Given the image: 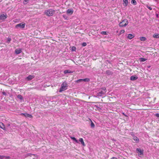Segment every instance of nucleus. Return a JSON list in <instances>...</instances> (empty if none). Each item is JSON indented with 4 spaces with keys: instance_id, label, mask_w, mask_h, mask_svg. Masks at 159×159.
I'll use <instances>...</instances> for the list:
<instances>
[{
    "instance_id": "nucleus-1",
    "label": "nucleus",
    "mask_w": 159,
    "mask_h": 159,
    "mask_svg": "<svg viewBox=\"0 0 159 159\" xmlns=\"http://www.w3.org/2000/svg\"><path fill=\"white\" fill-rule=\"evenodd\" d=\"M55 13V11L51 9L46 10L44 11V14L48 16H52Z\"/></svg>"
},
{
    "instance_id": "nucleus-2",
    "label": "nucleus",
    "mask_w": 159,
    "mask_h": 159,
    "mask_svg": "<svg viewBox=\"0 0 159 159\" xmlns=\"http://www.w3.org/2000/svg\"><path fill=\"white\" fill-rule=\"evenodd\" d=\"M68 85L67 82L66 81L63 82L61 84V87L60 88L59 92H62L66 90L67 89Z\"/></svg>"
},
{
    "instance_id": "nucleus-3",
    "label": "nucleus",
    "mask_w": 159,
    "mask_h": 159,
    "mask_svg": "<svg viewBox=\"0 0 159 159\" xmlns=\"http://www.w3.org/2000/svg\"><path fill=\"white\" fill-rule=\"evenodd\" d=\"M128 21L127 19H124L122 20L121 22L119 23L120 27H125L128 24Z\"/></svg>"
},
{
    "instance_id": "nucleus-4",
    "label": "nucleus",
    "mask_w": 159,
    "mask_h": 159,
    "mask_svg": "<svg viewBox=\"0 0 159 159\" xmlns=\"http://www.w3.org/2000/svg\"><path fill=\"white\" fill-rule=\"evenodd\" d=\"M102 90L97 93V95L99 96H102L104 95L106 92V89L105 88L102 89Z\"/></svg>"
},
{
    "instance_id": "nucleus-5",
    "label": "nucleus",
    "mask_w": 159,
    "mask_h": 159,
    "mask_svg": "<svg viewBox=\"0 0 159 159\" xmlns=\"http://www.w3.org/2000/svg\"><path fill=\"white\" fill-rule=\"evenodd\" d=\"M25 23L22 22L17 24L15 26V28L16 29H18V28H20L23 29L25 27Z\"/></svg>"
},
{
    "instance_id": "nucleus-6",
    "label": "nucleus",
    "mask_w": 159,
    "mask_h": 159,
    "mask_svg": "<svg viewBox=\"0 0 159 159\" xmlns=\"http://www.w3.org/2000/svg\"><path fill=\"white\" fill-rule=\"evenodd\" d=\"M7 17V14H1L0 15V20H1L2 21H4Z\"/></svg>"
},
{
    "instance_id": "nucleus-7",
    "label": "nucleus",
    "mask_w": 159,
    "mask_h": 159,
    "mask_svg": "<svg viewBox=\"0 0 159 159\" xmlns=\"http://www.w3.org/2000/svg\"><path fill=\"white\" fill-rule=\"evenodd\" d=\"M136 151L137 152L138 154V155L139 156H140L141 155H142L143 154V149L137 148L136 149Z\"/></svg>"
},
{
    "instance_id": "nucleus-8",
    "label": "nucleus",
    "mask_w": 159,
    "mask_h": 159,
    "mask_svg": "<svg viewBox=\"0 0 159 159\" xmlns=\"http://www.w3.org/2000/svg\"><path fill=\"white\" fill-rule=\"evenodd\" d=\"M20 115H24L26 118H32L33 117V116L27 113H21L20 114Z\"/></svg>"
},
{
    "instance_id": "nucleus-9",
    "label": "nucleus",
    "mask_w": 159,
    "mask_h": 159,
    "mask_svg": "<svg viewBox=\"0 0 159 159\" xmlns=\"http://www.w3.org/2000/svg\"><path fill=\"white\" fill-rule=\"evenodd\" d=\"M133 139L134 140L136 143H138L139 142V139L136 136L134 135L133 136Z\"/></svg>"
},
{
    "instance_id": "nucleus-10",
    "label": "nucleus",
    "mask_w": 159,
    "mask_h": 159,
    "mask_svg": "<svg viewBox=\"0 0 159 159\" xmlns=\"http://www.w3.org/2000/svg\"><path fill=\"white\" fill-rule=\"evenodd\" d=\"M138 79V77L137 76L135 75L132 76L130 77V80H136Z\"/></svg>"
},
{
    "instance_id": "nucleus-11",
    "label": "nucleus",
    "mask_w": 159,
    "mask_h": 159,
    "mask_svg": "<svg viewBox=\"0 0 159 159\" xmlns=\"http://www.w3.org/2000/svg\"><path fill=\"white\" fill-rule=\"evenodd\" d=\"M74 11L72 8H70L68 9L66 11V12L68 14H72L73 12Z\"/></svg>"
},
{
    "instance_id": "nucleus-12",
    "label": "nucleus",
    "mask_w": 159,
    "mask_h": 159,
    "mask_svg": "<svg viewBox=\"0 0 159 159\" xmlns=\"http://www.w3.org/2000/svg\"><path fill=\"white\" fill-rule=\"evenodd\" d=\"M135 35L134 34H128L127 38L130 39H131L134 37Z\"/></svg>"
},
{
    "instance_id": "nucleus-13",
    "label": "nucleus",
    "mask_w": 159,
    "mask_h": 159,
    "mask_svg": "<svg viewBox=\"0 0 159 159\" xmlns=\"http://www.w3.org/2000/svg\"><path fill=\"white\" fill-rule=\"evenodd\" d=\"M22 52L20 48L16 49L15 50V52L16 54H18Z\"/></svg>"
},
{
    "instance_id": "nucleus-14",
    "label": "nucleus",
    "mask_w": 159,
    "mask_h": 159,
    "mask_svg": "<svg viewBox=\"0 0 159 159\" xmlns=\"http://www.w3.org/2000/svg\"><path fill=\"white\" fill-rule=\"evenodd\" d=\"M73 72V71H71L70 70H66L64 71V73L65 74L67 73H72Z\"/></svg>"
},
{
    "instance_id": "nucleus-15",
    "label": "nucleus",
    "mask_w": 159,
    "mask_h": 159,
    "mask_svg": "<svg viewBox=\"0 0 159 159\" xmlns=\"http://www.w3.org/2000/svg\"><path fill=\"white\" fill-rule=\"evenodd\" d=\"M0 128L4 130H5V125L3 124L1 122H0Z\"/></svg>"
},
{
    "instance_id": "nucleus-16",
    "label": "nucleus",
    "mask_w": 159,
    "mask_h": 159,
    "mask_svg": "<svg viewBox=\"0 0 159 159\" xmlns=\"http://www.w3.org/2000/svg\"><path fill=\"white\" fill-rule=\"evenodd\" d=\"M34 77V76L33 75H29L26 78V79L28 80H30L32 79Z\"/></svg>"
},
{
    "instance_id": "nucleus-17",
    "label": "nucleus",
    "mask_w": 159,
    "mask_h": 159,
    "mask_svg": "<svg viewBox=\"0 0 159 159\" xmlns=\"http://www.w3.org/2000/svg\"><path fill=\"white\" fill-rule=\"evenodd\" d=\"M79 141L81 142V144L83 146H85V145L83 141V140L82 138H80L79 139Z\"/></svg>"
},
{
    "instance_id": "nucleus-18",
    "label": "nucleus",
    "mask_w": 159,
    "mask_h": 159,
    "mask_svg": "<svg viewBox=\"0 0 159 159\" xmlns=\"http://www.w3.org/2000/svg\"><path fill=\"white\" fill-rule=\"evenodd\" d=\"M152 37L155 38H159V34L155 33L153 35Z\"/></svg>"
},
{
    "instance_id": "nucleus-19",
    "label": "nucleus",
    "mask_w": 159,
    "mask_h": 159,
    "mask_svg": "<svg viewBox=\"0 0 159 159\" xmlns=\"http://www.w3.org/2000/svg\"><path fill=\"white\" fill-rule=\"evenodd\" d=\"M123 2L124 3V4H125L124 5L126 6L128 4V0H123Z\"/></svg>"
},
{
    "instance_id": "nucleus-20",
    "label": "nucleus",
    "mask_w": 159,
    "mask_h": 159,
    "mask_svg": "<svg viewBox=\"0 0 159 159\" xmlns=\"http://www.w3.org/2000/svg\"><path fill=\"white\" fill-rule=\"evenodd\" d=\"M70 138L73 140L75 141L76 143H79L78 140L75 138L72 137H70Z\"/></svg>"
},
{
    "instance_id": "nucleus-21",
    "label": "nucleus",
    "mask_w": 159,
    "mask_h": 159,
    "mask_svg": "<svg viewBox=\"0 0 159 159\" xmlns=\"http://www.w3.org/2000/svg\"><path fill=\"white\" fill-rule=\"evenodd\" d=\"M131 3L132 4L135 5L137 4V2L135 0H132L131 1Z\"/></svg>"
},
{
    "instance_id": "nucleus-22",
    "label": "nucleus",
    "mask_w": 159,
    "mask_h": 159,
    "mask_svg": "<svg viewBox=\"0 0 159 159\" xmlns=\"http://www.w3.org/2000/svg\"><path fill=\"white\" fill-rule=\"evenodd\" d=\"M140 39L141 41H144L146 40V38L145 37H142L140 38Z\"/></svg>"
},
{
    "instance_id": "nucleus-23",
    "label": "nucleus",
    "mask_w": 159,
    "mask_h": 159,
    "mask_svg": "<svg viewBox=\"0 0 159 159\" xmlns=\"http://www.w3.org/2000/svg\"><path fill=\"white\" fill-rule=\"evenodd\" d=\"M106 73L108 75H110L111 74V72L110 70H107L106 71Z\"/></svg>"
},
{
    "instance_id": "nucleus-24",
    "label": "nucleus",
    "mask_w": 159,
    "mask_h": 159,
    "mask_svg": "<svg viewBox=\"0 0 159 159\" xmlns=\"http://www.w3.org/2000/svg\"><path fill=\"white\" fill-rule=\"evenodd\" d=\"M17 98L20 100H22L23 99V97L20 94H19L17 95Z\"/></svg>"
},
{
    "instance_id": "nucleus-25",
    "label": "nucleus",
    "mask_w": 159,
    "mask_h": 159,
    "mask_svg": "<svg viewBox=\"0 0 159 159\" xmlns=\"http://www.w3.org/2000/svg\"><path fill=\"white\" fill-rule=\"evenodd\" d=\"M125 31L124 30H121L120 31L119 34H118V35H120L121 34H123L125 33Z\"/></svg>"
},
{
    "instance_id": "nucleus-26",
    "label": "nucleus",
    "mask_w": 159,
    "mask_h": 159,
    "mask_svg": "<svg viewBox=\"0 0 159 159\" xmlns=\"http://www.w3.org/2000/svg\"><path fill=\"white\" fill-rule=\"evenodd\" d=\"M83 81L85 82H89L90 80L89 78H85L84 79H82Z\"/></svg>"
},
{
    "instance_id": "nucleus-27",
    "label": "nucleus",
    "mask_w": 159,
    "mask_h": 159,
    "mask_svg": "<svg viewBox=\"0 0 159 159\" xmlns=\"http://www.w3.org/2000/svg\"><path fill=\"white\" fill-rule=\"evenodd\" d=\"M91 126L92 128H93L95 127V125L94 123L91 121Z\"/></svg>"
},
{
    "instance_id": "nucleus-28",
    "label": "nucleus",
    "mask_w": 159,
    "mask_h": 159,
    "mask_svg": "<svg viewBox=\"0 0 159 159\" xmlns=\"http://www.w3.org/2000/svg\"><path fill=\"white\" fill-rule=\"evenodd\" d=\"M11 40V39L10 38L8 37L7 39V43H9L10 41Z\"/></svg>"
},
{
    "instance_id": "nucleus-29",
    "label": "nucleus",
    "mask_w": 159,
    "mask_h": 159,
    "mask_svg": "<svg viewBox=\"0 0 159 159\" xmlns=\"http://www.w3.org/2000/svg\"><path fill=\"white\" fill-rule=\"evenodd\" d=\"M140 61H141L143 62L146 61L147 60L146 59L143 58H140Z\"/></svg>"
},
{
    "instance_id": "nucleus-30",
    "label": "nucleus",
    "mask_w": 159,
    "mask_h": 159,
    "mask_svg": "<svg viewBox=\"0 0 159 159\" xmlns=\"http://www.w3.org/2000/svg\"><path fill=\"white\" fill-rule=\"evenodd\" d=\"M95 106L96 107V108L97 109V110L98 111H100L101 110V108H100V107H98L97 105H95Z\"/></svg>"
},
{
    "instance_id": "nucleus-31",
    "label": "nucleus",
    "mask_w": 159,
    "mask_h": 159,
    "mask_svg": "<svg viewBox=\"0 0 159 159\" xmlns=\"http://www.w3.org/2000/svg\"><path fill=\"white\" fill-rule=\"evenodd\" d=\"M63 17L66 20H67L68 19V17L66 15H62Z\"/></svg>"
},
{
    "instance_id": "nucleus-32",
    "label": "nucleus",
    "mask_w": 159,
    "mask_h": 159,
    "mask_svg": "<svg viewBox=\"0 0 159 159\" xmlns=\"http://www.w3.org/2000/svg\"><path fill=\"white\" fill-rule=\"evenodd\" d=\"M101 34H102L107 35V33L106 31H103L101 32Z\"/></svg>"
},
{
    "instance_id": "nucleus-33",
    "label": "nucleus",
    "mask_w": 159,
    "mask_h": 159,
    "mask_svg": "<svg viewBox=\"0 0 159 159\" xmlns=\"http://www.w3.org/2000/svg\"><path fill=\"white\" fill-rule=\"evenodd\" d=\"M82 46L84 47L87 45V43L85 42H84L82 43Z\"/></svg>"
},
{
    "instance_id": "nucleus-34",
    "label": "nucleus",
    "mask_w": 159,
    "mask_h": 159,
    "mask_svg": "<svg viewBox=\"0 0 159 159\" xmlns=\"http://www.w3.org/2000/svg\"><path fill=\"white\" fill-rule=\"evenodd\" d=\"M146 7L150 10H152V8L150 7L148 5L146 6Z\"/></svg>"
},
{
    "instance_id": "nucleus-35",
    "label": "nucleus",
    "mask_w": 159,
    "mask_h": 159,
    "mask_svg": "<svg viewBox=\"0 0 159 159\" xmlns=\"http://www.w3.org/2000/svg\"><path fill=\"white\" fill-rule=\"evenodd\" d=\"M5 159H11V157L9 156H5L4 157Z\"/></svg>"
},
{
    "instance_id": "nucleus-36",
    "label": "nucleus",
    "mask_w": 159,
    "mask_h": 159,
    "mask_svg": "<svg viewBox=\"0 0 159 159\" xmlns=\"http://www.w3.org/2000/svg\"><path fill=\"white\" fill-rule=\"evenodd\" d=\"M4 157H5V156H4L0 155V159H3V158H4Z\"/></svg>"
},
{
    "instance_id": "nucleus-37",
    "label": "nucleus",
    "mask_w": 159,
    "mask_h": 159,
    "mask_svg": "<svg viewBox=\"0 0 159 159\" xmlns=\"http://www.w3.org/2000/svg\"><path fill=\"white\" fill-rule=\"evenodd\" d=\"M81 81H83L82 79H79V80H78L77 81V82H80Z\"/></svg>"
},
{
    "instance_id": "nucleus-38",
    "label": "nucleus",
    "mask_w": 159,
    "mask_h": 159,
    "mask_svg": "<svg viewBox=\"0 0 159 159\" xmlns=\"http://www.w3.org/2000/svg\"><path fill=\"white\" fill-rule=\"evenodd\" d=\"M2 94L3 95H4L5 96L6 95H7L6 93L5 92H2Z\"/></svg>"
},
{
    "instance_id": "nucleus-39",
    "label": "nucleus",
    "mask_w": 159,
    "mask_h": 159,
    "mask_svg": "<svg viewBox=\"0 0 159 159\" xmlns=\"http://www.w3.org/2000/svg\"><path fill=\"white\" fill-rule=\"evenodd\" d=\"M156 116L157 117H159V114L158 113H156Z\"/></svg>"
},
{
    "instance_id": "nucleus-40",
    "label": "nucleus",
    "mask_w": 159,
    "mask_h": 159,
    "mask_svg": "<svg viewBox=\"0 0 159 159\" xmlns=\"http://www.w3.org/2000/svg\"><path fill=\"white\" fill-rule=\"evenodd\" d=\"M122 114L123 115H124L125 116L128 117V116L126 115L125 114L124 112L122 113Z\"/></svg>"
},
{
    "instance_id": "nucleus-41",
    "label": "nucleus",
    "mask_w": 159,
    "mask_h": 159,
    "mask_svg": "<svg viewBox=\"0 0 159 159\" xmlns=\"http://www.w3.org/2000/svg\"><path fill=\"white\" fill-rule=\"evenodd\" d=\"M27 1H28V0H25L23 1V3H25V2H27Z\"/></svg>"
},
{
    "instance_id": "nucleus-42",
    "label": "nucleus",
    "mask_w": 159,
    "mask_h": 159,
    "mask_svg": "<svg viewBox=\"0 0 159 159\" xmlns=\"http://www.w3.org/2000/svg\"><path fill=\"white\" fill-rule=\"evenodd\" d=\"M111 159H117L115 157H112L111 158Z\"/></svg>"
},
{
    "instance_id": "nucleus-43",
    "label": "nucleus",
    "mask_w": 159,
    "mask_h": 159,
    "mask_svg": "<svg viewBox=\"0 0 159 159\" xmlns=\"http://www.w3.org/2000/svg\"><path fill=\"white\" fill-rule=\"evenodd\" d=\"M156 17L158 18V14H156Z\"/></svg>"
},
{
    "instance_id": "nucleus-44",
    "label": "nucleus",
    "mask_w": 159,
    "mask_h": 159,
    "mask_svg": "<svg viewBox=\"0 0 159 159\" xmlns=\"http://www.w3.org/2000/svg\"><path fill=\"white\" fill-rule=\"evenodd\" d=\"M29 155H32V154H31L30 153L28 154Z\"/></svg>"
}]
</instances>
